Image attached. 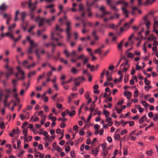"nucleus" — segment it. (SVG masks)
<instances>
[{
    "mask_svg": "<svg viewBox=\"0 0 158 158\" xmlns=\"http://www.w3.org/2000/svg\"><path fill=\"white\" fill-rule=\"evenodd\" d=\"M71 23L70 22H69L66 23V28L65 32L67 34L66 40L67 41H69L71 37L70 31L71 30Z\"/></svg>",
    "mask_w": 158,
    "mask_h": 158,
    "instance_id": "f257e3e1",
    "label": "nucleus"
},
{
    "mask_svg": "<svg viewBox=\"0 0 158 158\" xmlns=\"http://www.w3.org/2000/svg\"><path fill=\"white\" fill-rule=\"evenodd\" d=\"M44 20H45V18H41V17L39 16L36 17L35 21L38 22L39 26L40 27L44 24V23L45 22Z\"/></svg>",
    "mask_w": 158,
    "mask_h": 158,
    "instance_id": "f03ea898",
    "label": "nucleus"
},
{
    "mask_svg": "<svg viewBox=\"0 0 158 158\" xmlns=\"http://www.w3.org/2000/svg\"><path fill=\"white\" fill-rule=\"evenodd\" d=\"M20 15L21 18V20L23 22V23H26L27 25H28V21H25V19L26 16V12L25 11H23L20 13Z\"/></svg>",
    "mask_w": 158,
    "mask_h": 158,
    "instance_id": "7ed1b4c3",
    "label": "nucleus"
},
{
    "mask_svg": "<svg viewBox=\"0 0 158 158\" xmlns=\"http://www.w3.org/2000/svg\"><path fill=\"white\" fill-rule=\"evenodd\" d=\"M47 55V58L48 59H50L52 58L55 59L56 61L59 59V57L57 56H53L52 55H50L48 52H45Z\"/></svg>",
    "mask_w": 158,
    "mask_h": 158,
    "instance_id": "20e7f679",
    "label": "nucleus"
},
{
    "mask_svg": "<svg viewBox=\"0 0 158 158\" xmlns=\"http://www.w3.org/2000/svg\"><path fill=\"white\" fill-rule=\"evenodd\" d=\"M38 2L37 1H35L34 3H32L31 6V7L30 9H31V12L32 13L34 10H35L36 8V4L38 3Z\"/></svg>",
    "mask_w": 158,
    "mask_h": 158,
    "instance_id": "39448f33",
    "label": "nucleus"
},
{
    "mask_svg": "<svg viewBox=\"0 0 158 158\" xmlns=\"http://www.w3.org/2000/svg\"><path fill=\"white\" fill-rule=\"evenodd\" d=\"M147 119V117L145 115L142 116L139 120V124L142 123L144 122Z\"/></svg>",
    "mask_w": 158,
    "mask_h": 158,
    "instance_id": "423d86ee",
    "label": "nucleus"
},
{
    "mask_svg": "<svg viewBox=\"0 0 158 158\" xmlns=\"http://www.w3.org/2000/svg\"><path fill=\"white\" fill-rule=\"evenodd\" d=\"M8 7L5 3H3L0 6V10L1 11H5Z\"/></svg>",
    "mask_w": 158,
    "mask_h": 158,
    "instance_id": "0eeeda50",
    "label": "nucleus"
},
{
    "mask_svg": "<svg viewBox=\"0 0 158 158\" xmlns=\"http://www.w3.org/2000/svg\"><path fill=\"white\" fill-rule=\"evenodd\" d=\"M132 93L130 92H128L127 95V92L126 91L124 92V96H127V98L128 99V101H130V98L131 97Z\"/></svg>",
    "mask_w": 158,
    "mask_h": 158,
    "instance_id": "6e6552de",
    "label": "nucleus"
},
{
    "mask_svg": "<svg viewBox=\"0 0 158 158\" xmlns=\"http://www.w3.org/2000/svg\"><path fill=\"white\" fill-rule=\"evenodd\" d=\"M13 32L9 31L6 33L5 34V36H9L10 38L12 40L14 39V35H12Z\"/></svg>",
    "mask_w": 158,
    "mask_h": 158,
    "instance_id": "1a4fd4ad",
    "label": "nucleus"
},
{
    "mask_svg": "<svg viewBox=\"0 0 158 158\" xmlns=\"http://www.w3.org/2000/svg\"><path fill=\"white\" fill-rule=\"evenodd\" d=\"M99 151L98 148H96L92 150V153L95 156H96L98 155Z\"/></svg>",
    "mask_w": 158,
    "mask_h": 158,
    "instance_id": "9d476101",
    "label": "nucleus"
},
{
    "mask_svg": "<svg viewBox=\"0 0 158 158\" xmlns=\"http://www.w3.org/2000/svg\"><path fill=\"white\" fill-rule=\"evenodd\" d=\"M148 41L151 40H156V37L154 36L153 34H151L150 35L149 37L148 38Z\"/></svg>",
    "mask_w": 158,
    "mask_h": 158,
    "instance_id": "9b49d317",
    "label": "nucleus"
},
{
    "mask_svg": "<svg viewBox=\"0 0 158 158\" xmlns=\"http://www.w3.org/2000/svg\"><path fill=\"white\" fill-rule=\"evenodd\" d=\"M89 0H87L86 2V6L88 7H90L91 6H92L93 5H94L95 3V2H96L95 1H94V0L91 3L89 4Z\"/></svg>",
    "mask_w": 158,
    "mask_h": 158,
    "instance_id": "f8f14e48",
    "label": "nucleus"
},
{
    "mask_svg": "<svg viewBox=\"0 0 158 158\" xmlns=\"http://www.w3.org/2000/svg\"><path fill=\"white\" fill-rule=\"evenodd\" d=\"M72 80H73V78L72 77L68 81H63L61 82V85H63L65 84L70 83L71 82V81Z\"/></svg>",
    "mask_w": 158,
    "mask_h": 158,
    "instance_id": "ddd939ff",
    "label": "nucleus"
},
{
    "mask_svg": "<svg viewBox=\"0 0 158 158\" xmlns=\"http://www.w3.org/2000/svg\"><path fill=\"white\" fill-rule=\"evenodd\" d=\"M123 149L124 150V152H123V154L124 155H126L128 154L127 149L128 148L127 146H126L123 147Z\"/></svg>",
    "mask_w": 158,
    "mask_h": 158,
    "instance_id": "4468645a",
    "label": "nucleus"
},
{
    "mask_svg": "<svg viewBox=\"0 0 158 158\" xmlns=\"http://www.w3.org/2000/svg\"><path fill=\"white\" fill-rule=\"evenodd\" d=\"M102 52V51L101 50V48H99L95 50V53H98L99 55L101 54Z\"/></svg>",
    "mask_w": 158,
    "mask_h": 158,
    "instance_id": "2eb2a0df",
    "label": "nucleus"
},
{
    "mask_svg": "<svg viewBox=\"0 0 158 158\" xmlns=\"http://www.w3.org/2000/svg\"><path fill=\"white\" fill-rule=\"evenodd\" d=\"M16 26V24L15 23H14L12 25L10 26L8 28V29L9 31L13 32V31L12 30V28H14Z\"/></svg>",
    "mask_w": 158,
    "mask_h": 158,
    "instance_id": "dca6fc26",
    "label": "nucleus"
},
{
    "mask_svg": "<svg viewBox=\"0 0 158 158\" xmlns=\"http://www.w3.org/2000/svg\"><path fill=\"white\" fill-rule=\"evenodd\" d=\"M103 113L106 118L108 117L110 114V113L107 110H106L105 109L104 110Z\"/></svg>",
    "mask_w": 158,
    "mask_h": 158,
    "instance_id": "f3484780",
    "label": "nucleus"
},
{
    "mask_svg": "<svg viewBox=\"0 0 158 158\" xmlns=\"http://www.w3.org/2000/svg\"><path fill=\"white\" fill-rule=\"evenodd\" d=\"M30 10V15L31 16V19L32 20L34 19L35 16L33 15V13L35 10H34L32 12V13L31 12V9H29Z\"/></svg>",
    "mask_w": 158,
    "mask_h": 158,
    "instance_id": "a211bd4d",
    "label": "nucleus"
},
{
    "mask_svg": "<svg viewBox=\"0 0 158 158\" xmlns=\"http://www.w3.org/2000/svg\"><path fill=\"white\" fill-rule=\"evenodd\" d=\"M38 50L39 49H37L35 51V53L37 56V58L39 60H41V58L40 57V56L38 53Z\"/></svg>",
    "mask_w": 158,
    "mask_h": 158,
    "instance_id": "6ab92c4d",
    "label": "nucleus"
},
{
    "mask_svg": "<svg viewBox=\"0 0 158 158\" xmlns=\"http://www.w3.org/2000/svg\"><path fill=\"white\" fill-rule=\"evenodd\" d=\"M17 69L18 70V72H19V73H21V75H24V71L21 69V68L20 67H17Z\"/></svg>",
    "mask_w": 158,
    "mask_h": 158,
    "instance_id": "aec40b11",
    "label": "nucleus"
},
{
    "mask_svg": "<svg viewBox=\"0 0 158 158\" xmlns=\"http://www.w3.org/2000/svg\"><path fill=\"white\" fill-rule=\"evenodd\" d=\"M35 71H33L32 72H30L28 74V78H30L31 76L34 75L35 74Z\"/></svg>",
    "mask_w": 158,
    "mask_h": 158,
    "instance_id": "412c9836",
    "label": "nucleus"
},
{
    "mask_svg": "<svg viewBox=\"0 0 158 158\" xmlns=\"http://www.w3.org/2000/svg\"><path fill=\"white\" fill-rule=\"evenodd\" d=\"M41 117L44 118L42 119L41 121V123L42 125H43L45 123L46 116L45 115H42Z\"/></svg>",
    "mask_w": 158,
    "mask_h": 158,
    "instance_id": "4be33fe9",
    "label": "nucleus"
},
{
    "mask_svg": "<svg viewBox=\"0 0 158 158\" xmlns=\"http://www.w3.org/2000/svg\"><path fill=\"white\" fill-rule=\"evenodd\" d=\"M64 53L65 55V56L67 57H68L71 55V54L69 53L67 50H65L64 51Z\"/></svg>",
    "mask_w": 158,
    "mask_h": 158,
    "instance_id": "5701e85b",
    "label": "nucleus"
},
{
    "mask_svg": "<svg viewBox=\"0 0 158 158\" xmlns=\"http://www.w3.org/2000/svg\"><path fill=\"white\" fill-rule=\"evenodd\" d=\"M16 130L15 129H13L12 130V133L10 132L9 133V136L12 137H13L14 136V134L16 133Z\"/></svg>",
    "mask_w": 158,
    "mask_h": 158,
    "instance_id": "b1692460",
    "label": "nucleus"
},
{
    "mask_svg": "<svg viewBox=\"0 0 158 158\" xmlns=\"http://www.w3.org/2000/svg\"><path fill=\"white\" fill-rule=\"evenodd\" d=\"M71 71L72 73L75 74L78 72V71L75 68L73 67L71 69Z\"/></svg>",
    "mask_w": 158,
    "mask_h": 158,
    "instance_id": "393cba45",
    "label": "nucleus"
},
{
    "mask_svg": "<svg viewBox=\"0 0 158 158\" xmlns=\"http://www.w3.org/2000/svg\"><path fill=\"white\" fill-rule=\"evenodd\" d=\"M85 98H86L87 99H88L89 98V93L88 91H87L86 92L85 94Z\"/></svg>",
    "mask_w": 158,
    "mask_h": 158,
    "instance_id": "a878e982",
    "label": "nucleus"
},
{
    "mask_svg": "<svg viewBox=\"0 0 158 158\" xmlns=\"http://www.w3.org/2000/svg\"><path fill=\"white\" fill-rule=\"evenodd\" d=\"M154 125V123L152 122H151L150 123V125L146 127L145 128V130L147 131L148 129H149L151 127L153 126Z\"/></svg>",
    "mask_w": 158,
    "mask_h": 158,
    "instance_id": "bb28decb",
    "label": "nucleus"
},
{
    "mask_svg": "<svg viewBox=\"0 0 158 158\" xmlns=\"http://www.w3.org/2000/svg\"><path fill=\"white\" fill-rule=\"evenodd\" d=\"M44 22H46L49 25H51L52 24V23L51 22V19H45Z\"/></svg>",
    "mask_w": 158,
    "mask_h": 158,
    "instance_id": "cd10ccee",
    "label": "nucleus"
},
{
    "mask_svg": "<svg viewBox=\"0 0 158 158\" xmlns=\"http://www.w3.org/2000/svg\"><path fill=\"white\" fill-rule=\"evenodd\" d=\"M28 25H27V24L26 23H23V24L22 25V27L23 30L24 31H25L26 29V27Z\"/></svg>",
    "mask_w": 158,
    "mask_h": 158,
    "instance_id": "c85d7f7f",
    "label": "nucleus"
},
{
    "mask_svg": "<svg viewBox=\"0 0 158 158\" xmlns=\"http://www.w3.org/2000/svg\"><path fill=\"white\" fill-rule=\"evenodd\" d=\"M19 13V10H17L15 13V21H16L18 20V15Z\"/></svg>",
    "mask_w": 158,
    "mask_h": 158,
    "instance_id": "c756f323",
    "label": "nucleus"
},
{
    "mask_svg": "<svg viewBox=\"0 0 158 158\" xmlns=\"http://www.w3.org/2000/svg\"><path fill=\"white\" fill-rule=\"evenodd\" d=\"M53 35H54V33L53 32L51 34V40H55L56 41H58L59 40V39L57 38H55L54 37Z\"/></svg>",
    "mask_w": 158,
    "mask_h": 158,
    "instance_id": "7c9ffc66",
    "label": "nucleus"
},
{
    "mask_svg": "<svg viewBox=\"0 0 158 158\" xmlns=\"http://www.w3.org/2000/svg\"><path fill=\"white\" fill-rule=\"evenodd\" d=\"M134 56V54L131 52H129L127 55V57L129 58H133Z\"/></svg>",
    "mask_w": 158,
    "mask_h": 158,
    "instance_id": "2f4dec72",
    "label": "nucleus"
},
{
    "mask_svg": "<svg viewBox=\"0 0 158 158\" xmlns=\"http://www.w3.org/2000/svg\"><path fill=\"white\" fill-rule=\"evenodd\" d=\"M7 69V73L11 74H13V69L12 68H10Z\"/></svg>",
    "mask_w": 158,
    "mask_h": 158,
    "instance_id": "473e14b6",
    "label": "nucleus"
},
{
    "mask_svg": "<svg viewBox=\"0 0 158 158\" xmlns=\"http://www.w3.org/2000/svg\"><path fill=\"white\" fill-rule=\"evenodd\" d=\"M76 112L74 110H73L71 111L70 112H69V116L70 117H71L74 115L75 114Z\"/></svg>",
    "mask_w": 158,
    "mask_h": 158,
    "instance_id": "72a5a7b5",
    "label": "nucleus"
},
{
    "mask_svg": "<svg viewBox=\"0 0 158 158\" xmlns=\"http://www.w3.org/2000/svg\"><path fill=\"white\" fill-rule=\"evenodd\" d=\"M30 47H31L32 48H33L34 47V42L33 40H31V41H30Z\"/></svg>",
    "mask_w": 158,
    "mask_h": 158,
    "instance_id": "f704fd0d",
    "label": "nucleus"
},
{
    "mask_svg": "<svg viewBox=\"0 0 158 158\" xmlns=\"http://www.w3.org/2000/svg\"><path fill=\"white\" fill-rule=\"evenodd\" d=\"M143 24L146 25V27L148 29H149L150 28L149 25L150 24V22L149 21H148L146 23H144Z\"/></svg>",
    "mask_w": 158,
    "mask_h": 158,
    "instance_id": "c9c22d12",
    "label": "nucleus"
},
{
    "mask_svg": "<svg viewBox=\"0 0 158 158\" xmlns=\"http://www.w3.org/2000/svg\"><path fill=\"white\" fill-rule=\"evenodd\" d=\"M27 132V131L26 129H24L23 130V134L24 136H25V138H26Z\"/></svg>",
    "mask_w": 158,
    "mask_h": 158,
    "instance_id": "e433bc0d",
    "label": "nucleus"
},
{
    "mask_svg": "<svg viewBox=\"0 0 158 158\" xmlns=\"http://www.w3.org/2000/svg\"><path fill=\"white\" fill-rule=\"evenodd\" d=\"M70 155L71 157L72 158H74L75 157V152L73 150H72L71 151V153H70Z\"/></svg>",
    "mask_w": 158,
    "mask_h": 158,
    "instance_id": "4c0bfd02",
    "label": "nucleus"
},
{
    "mask_svg": "<svg viewBox=\"0 0 158 158\" xmlns=\"http://www.w3.org/2000/svg\"><path fill=\"white\" fill-rule=\"evenodd\" d=\"M110 6L111 9L114 10L115 11L117 12L118 11V10L115 6H113L112 5Z\"/></svg>",
    "mask_w": 158,
    "mask_h": 158,
    "instance_id": "58836bf2",
    "label": "nucleus"
},
{
    "mask_svg": "<svg viewBox=\"0 0 158 158\" xmlns=\"http://www.w3.org/2000/svg\"><path fill=\"white\" fill-rule=\"evenodd\" d=\"M32 0H29L27 2L28 4V8L30 9L31 7V6L32 4V3H31Z\"/></svg>",
    "mask_w": 158,
    "mask_h": 158,
    "instance_id": "ea45409f",
    "label": "nucleus"
},
{
    "mask_svg": "<svg viewBox=\"0 0 158 158\" xmlns=\"http://www.w3.org/2000/svg\"><path fill=\"white\" fill-rule=\"evenodd\" d=\"M28 62L26 60H25L24 62L23 63V65L24 67H27V64H28Z\"/></svg>",
    "mask_w": 158,
    "mask_h": 158,
    "instance_id": "a19ab883",
    "label": "nucleus"
},
{
    "mask_svg": "<svg viewBox=\"0 0 158 158\" xmlns=\"http://www.w3.org/2000/svg\"><path fill=\"white\" fill-rule=\"evenodd\" d=\"M42 32L40 30H37V37H40V36Z\"/></svg>",
    "mask_w": 158,
    "mask_h": 158,
    "instance_id": "79ce46f5",
    "label": "nucleus"
},
{
    "mask_svg": "<svg viewBox=\"0 0 158 158\" xmlns=\"http://www.w3.org/2000/svg\"><path fill=\"white\" fill-rule=\"evenodd\" d=\"M35 63L34 62L31 64L27 66V68L28 69H30L32 67L35 66Z\"/></svg>",
    "mask_w": 158,
    "mask_h": 158,
    "instance_id": "37998d69",
    "label": "nucleus"
},
{
    "mask_svg": "<svg viewBox=\"0 0 158 158\" xmlns=\"http://www.w3.org/2000/svg\"><path fill=\"white\" fill-rule=\"evenodd\" d=\"M139 94V91L138 90H136L134 92V96L135 98L137 97Z\"/></svg>",
    "mask_w": 158,
    "mask_h": 158,
    "instance_id": "c03bdc74",
    "label": "nucleus"
},
{
    "mask_svg": "<svg viewBox=\"0 0 158 158\" xmlns=\"http://www.w3.org/2000/svg\"><path fill=\"white\" fill-rule=\"evenodd\" d=\"M156 27H158V21L155 20L153 25V28H155Z\"/></svg>",
    "mask_w": 158,
    "mask_h": 158,
    "instance_id": "a18cd8bd",
    "label": "nucleus"
},
{
    "mask_svg": "<svg viewBox=\"0 0 158 158\" xmlns=\"http://www.w3.org/2000/svg\"><path fill=\"white\" fill-rule=\"evenodd\" d=\"M107 144L106 143H104L102 144V150H105V148Z\"/></svg>",
    "mask_w": 158,
    "mask_h": 158,
    "instance_id": "49530a36",
    "label": "nucleus"
},
{
    "mask_svg": "<svg viewBox=\"0 0 158 158\" xmlns=\"http://www.w3.org/2000/svg\"><path fill=\"white\" fill-rule=\"evenodd\" d=\"M120 138V136L119 134L116 135L114 137V138L116 140H119Z\"/></svg>",
    "mask_w": 158,
    "mask_h": 158,
    "instance_id": "de8ad7c7",
    "label": "nucleus"
},
{
    "mask_svg": "<svg viewBox=\"0 0 158 158\" xmlns=\"http://www.w3.org/2000/svg\"><path fill=\"white\" fill-rule=\"evenodd\" d=\"M84 9V6L82 4H80L79 5V11H81Z\"/></svg>",
    "mask_w": 158,
    "mask_h": 158,
    "instance_id": "09e8293b",
    "label": "nucleus"
},
{
    "mask_svg": "<svg viewBox=\"0 0 158 158\" xmlns=\"http://www.w3.org/2000/svg\"><path fill=\"white\" fill-rule=\"evenodd\" d=\"M33 48L29 47L27 50V52L29 53H30L32 52L33 51Z\"/></svg>",
    "mask_w": 158,
    "mask_h": 158,
    "instance_id": "8fccbe9b",
    "label": "nucleus"
},
{
    "mask_svg": "<svg viewBox=\"0 0 158 158\" xmlns=\"http://www.w3.org/2000/svg\"><path fill=\"white\" fill-rule=\"evenodd\" d=\"M107 140L109 143H111L112 142V139L111 137L110 136H108L107 138Z\"/></svg>",
    "mask_w": 158,
    "mask_h": 158,
    "instance_id": "3c124183",
    "label": "nucleus"
},
{
    "mask_svg": "<svg viewBox=\"0 0 158 158\" xmlns=\"http://www.w3.org/2000/svg\"><path fill=\"white\" fill-rule=\"evenodd\" d=\"M109 27L110 28L113 29H114L115 28V26L114 25L113 23H112L109 25Z\"/></svg>",
    "mask_w": 158,
    "mask_h": 158,
    "instance_id": "603ef678",
    "label": "nucleus"
},
{
    "mask_svg": "<svg viewBox=\"0 0 158 158\" xmlns=\"http://www.w3.org/2000/svg\"><path fill=\"white\" fill-rule=\"evenodd\" d=\"M55 150H57L58 152H60L61 151V150L60 149V148L59 146H57L55 148Z\"/></svg>",
    "mask_w": 158,
    "mask_h": 158,
    "instance_id": "864d4df0",
    "label": "nucleus"
},
{
    "mask_svg": "<svg viewBox=\"0 0 158 158\" xmlns=\"http://www.w3.org/2000/svg\"><path fill=\"white\" fill-rule=\"evenodd\" d=\"M11 19V17L10 16H9L7 17V19L6 23V24L9 25V22L10 20Z\"/></svg>",
    "mask_w": 158,
    "mask_h": 158,
    "instance_id": "5fc2aeb1",
    "label": "nucleus"
},
{
    "mask_svg": "<svg viewBox=\"0 0 158 158\" xmlns=\"http://www.w3.org/2000/svg\"><path fill=\"white\" fill-rule=\"evenodd\" d=\"M70 149V147L69 146H68L67 147H66V148H65V151L67 152H68Z\"/></svg>",
    "mask_w": 158,
    "mask_h": 158,
    "instance_id": "6e6d98bb",
    "label": "nucleus"
},
{
    "mask_svg": "<svg viewBox=\"0 0 158 158\" xmlns=\"http://www.w3.org/2000/svg\"><path fill=\"white\" fill-rule=\"evenodd\" d=\"M121 9L123 11V14H126L128 12V11L125 8L123 7H122L121 8Z\"/></svg>",
    "mask_w": 158,
    "mask_h": 158,
    "instance_id": "4d7b16f0",
    "label": "nucleus"
},
{
    "mask_svg": "<svg viewBox=\"0 0 158 158\" xmlns=\"http://www.w3.org/2000/svg\"><path fill=\"white\" fill-rule=\"evenodd\" d=\"M104 151L103 153V157L105 158V157L107 155L108 153V151L107 150H104Z\"/></svg>",
    "mask_w": 158,
    "mask_h": 158,
    "instance_id": "13d9d810",
    "label": "nucleus"
},
{
    "mask_svg": "<svg viewBox=\"0 0 158 158\" xmlns=\"http://www.w3.org/2000/svg\"><path fill=\"white\" fill-rule=\"evenodd\" d=\"M7 80H3L2 81V83L3 84V85L5 87H6L7 86V84L6 83Z\"/></svg>",
    "mask_w": 158,
    "mask_h": 158,
    "instance_id": "bf43d9fd",
    "label": "nucleus"
},
{
    "mask_svg": "<svg viewBox=\"0 0 158 158\" xmlns=\"http://www.w3.org/2000/svg\"><path fill=\"white\" fill-rule=\"evenodd\" d=\"M94 128L95 129L98 130L100 128V126L98 124H95L94 126Z\"/></svg>",
    "mask_w": 158,
    "mask_h": 158,
    "instance_id": "052dcab7",
    "label": "nucleus"
},
{
    "mask_svg": "<svg viewBox=\"0 0 158 158\" xmlns=\"http://www.w3.org/2000/svg\"><path fill=\"white\" fill-rule=\"evenodd\" d=\"M99 9L100 10L102 11L103 13L105 11V8L103 6H102L99 8Z\"/></svg>",
    "mask_w": 158,
    "mask_h": 158,
    "instance_id": "680f3d73",
    "label": "nucleus"
},
{
    "mask_svg": "<svg viewBox=\"0 0 158 158\" xmlns=\"http://www.w3.org/2000/svg\"><path fill=\"white\" fill-rule=\"evenodd\" d=\"M127 130L126 129H124V130H122L121 132V135H122L125 133H126L127 132Z\"/></svg>",
    "mask_w": 158,
    "mask_h": 158,
    "instance_id": "e2e57ef3",
    "label": "nucleus"
},
{
    "mask_svg": "<svg viewBox=\"0 0 158 158\" xmlns=\"http://www.w3.org/2000/svg\"><path fill=\"white\" fill-rule=\"evenodd\" d=\"M151 87H152L150 85H149L148 86H145L144 87L145 90L146 91H148V89H150Z\"/></svg>",
    "mask_w": 158,
    "mask_h": 158,
    "instance_id": "0e129e2a",
    "label": "nucleus"
},
{
    "mask_svg": "<svg viewBox=\"0 0 158 158\" xmlns=\"http://www.w3.org/2000/svg\"><path fill=\"white\" fill-rule=\"evenodd\" d=\"M37 153H38V154H39L40 155L39 156V157H40V158H44V154H41L40 152H37Z\"/></svg>",
    "mask_w": 158,
    "mask_h": 158,
    "instance_id": "69168bd1",
    "label": "nucleus"
},
{
    "mask_svg": "<svg viewBox=\"0 0 158 158\" xmlns=\"http://www.w3.org/2000/svg\"><path fill=\"white\" fill-rule=\"evenodd\" d=\"M32 137L31 136H30L28 137L27 139H25V141L30 142L32 140Z\"/></svg>",
    "mask_w": 158,
    "mask_h": 158,
    "instance_id": "338daca9",
    "label": "nucleus"
},
{
    "mask_svg": "<svg viewBox=\"0 0 158 158\" xmlns=\"http://www.w3.org/2000/svg\"><path fill=\"white\" fill-rule=\"evenodd\" d=\"M89 61V59L88 58H85L83 60V64L84 65L86 63Z\"/></svg>",
    "mask_w": 158,
    "mask_h": 158,
    "instance_id": "774afa93",
    "label": "nucleus"
}]
</instances>
